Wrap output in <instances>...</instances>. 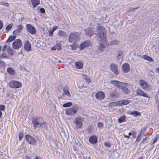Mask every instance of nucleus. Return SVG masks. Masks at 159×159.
<instances>
[{"label":"nucleus","mask_w":159,"mask_h":159,"mask_svg":"<svg viewBox=\"0 0 159 159\" xmlns=\"http://www.w3.org/2000/svg\"><path fill=\"white\" fill-rule=\"evenodd\" d=\"M75 66L77 69H80V61H77L75 63Z\"/></svg>","instance_id":"obj_39"},{"label":"nucleus","mask_w":159,"mask_h":159,"mask_svg":"<svg viewBox=\"0 0 159 159\" xmlns=\"http://www.w3.org/2000/svg\"><path fill=\"white\" fill-rule=\"evenodd\" d=\"M7 71L10 75H14L16 74V72L15 70L12 68L9 67L7 69Z\"/></svg>","instance_id":"obj_20"},{"label":"nucleus","mask_w":159,"mask_h":159,"mask_svg":"<svg viewBox=\"0 0 159 159\" xmlns=\"http://www.w3.org/2000/svg\"><path fill=\"white\" fill-rule=\"evenodd\" d=\"M30 1L34 8L40 4L39 0H30Z\"/></svg>","instance_id":"obj_23"},{"label":"nucleus","mask_w":159,"mask_h":159,"mask_svg":"<svg viewBox=\"0 0 159 159\" xmlns=\"http://www.w3.org/2000/svg\"><path fill=\"white\" fill-rule=\"evenodd\" d=\"M5 107L4 106L2 105H0V111H3L5 109Z\"/></svg>","instance_id":"obj_42"},{"label":"nucleus","mask_w":159,"mask_h":159,"mask_svg":"<svg viewBox=\"0 0 159 159\" xmlns=\"http://www.w3.org/2000/svg\"><path fill=\"white\" fill-rule=\"evenodd\" d=\"M83 64V63L82 61H80V69L82 68Z\"/></svg>","instance_id":"obj_46"},{"label":"nucleus","mask_w":159,"mask_h":159,"mask_svg":"<svg viewBox=\"0 0 159 159\" xmlns=\"http://www.w3.org/2000/svg\"><path fill=\"white\" fill-rule=\"evenodd\" d=\"M157 141V138H155L153 142L152 143V144H153L155 143Z\"/></svg>","instance_id":"obj_47"},{"label":"nucleus","mask_w":159,"mask_h":159,"mask_svg":"<svg viewBox=\"0 0 159 159\" xmlns=\"http://www.w3.org/2000/svg\"><path fill=\"white\" fill-rule=\"evenodd\" d=\"M34 159H42L40 157H35Z\"/></svg>","instance_id":"obj_55"},{"label":"nucleus","mask_w":159,"mask_h":159,"mask_svg":"<svg viewBox=\"0 0 159 159\" xmlns=\"http://www.w3.org/2000/svg\"><path fill=\"white\" fill-rule=\"evenodd\" d=\"M13 26V24L12 23L8 25L6 28V30L7 31H9L11 29Z\"/></svg>","instance_id":"obj_35"},{"label":"nucleus","mask_w":159,"mask_h":159,"mask_svg":"<svg viewBox=\"0 0 159 159\" xmlns=\"http://www.w3.org/2000/svg\"><path fill=\"white\" fill-rule=\"evenodd\" d=\"M22 45V42L20 39L15 40L13 43L12 46L14 49H17L20 48Z\"/></svg>","instance_id":"obj_7"},{"label":"nucleus","mask_w":159,"mask_h":159,"mask_svg":"<svg viewBox=\"0 0 159 159\" xmlns=\"http://www.w3.org/2000/svg\"><path fill=\"white\" fill-rule=\"evenodd\" d=\"M139 9V8L138 7H136L134 8V9Z\"/></svg>","instance_id":"obj_58"},{"label":"nucleus","mask_w":159,"mask_h":159,"mask_svg":"<svg viewBox=\"0 0 159 159\" xmlns=\"http://www.w3.org/2000/svg\"><path fill=\"white\" fill-rule=\"evenodd\" d=\"M56 30V28L55 27H53V29L52 30L53 31H54Z\"/></svg>","instance_id":"obj_57"},{"label":"nucleus","mask_w":159,"mask_h":159,"mask_svg":"<svg viewBox=\"0 0 159 159\" xmlns=\"http://www.w3.org/2000/svg\"><path fill=\"white\" fill-rule=\"evenodd\" d=\"M104 145L106 147L108 148H110L111 147V144L109 142H105Z\"/></svg>","instance_id":"obj_41"},{"label":"nucleus","mask_w":159,"mask_h":159,"mask_svg":"<svg viewBox=\"0 0 159 159\" xmlns=\"http://www.w3.org/2000/svg\"><path fill=\"white\" fill-rule=\"evenodd\" d=\"M124 57L122 52L120 51L118 52L116 57L118 59H122Z\"/></svg>","instance_id":"obj_27"},{"label":"nucleus","mask_w":159,"mask_h":159,"mask_svg":"<svg viewBox=\"0 0 159 159\" xmlns=\"http://www.w3.org/2000/svg\"><path fill=\"white\" fill-rule=\"evenodd\" d=\"M72 103L71 102H68L63 104L62 106L64 107H66L71 106L72 105Z\"/></svg>","instance_id":"obj_33"},{"label":"nucleus","mask_w":159,"mask_h":159,"mask_svg":"<svg viewBox=\"0 0 159 159\" xmlns=\"http://www.w3.org/2000/svg\"><path fill=\"white\" fill-rule=\"evenodd\" d=\"M85 32L87 35L91 37L94 34L93 30L91 28H88L85 30Z\"/></svg>","instance_id":"obj_19"},{"label":"nucleus","mask_w":159,"mask_h":159,"mask_svg":"<svg viewBox=\"0 0 159 159\" xmlns=\"http://www.w3.org/2000/svg\"><path fill=\"white\" fill-rule=\"evenodd\" d=\"M58 35L61 37H63L66 35V33L62 30H59L58 32Z\"/></svg>","instance_id":"obj_34"},{"label":"nucleus","mask_w":159,"mask_h":159,"mask_svg":"<svg viewBox=\"0 0 159 159\" xmlns=\"http://www.w3.org/2000/svg\"><path fill=\"white\" fill-rule=\"evenodd\" d=\"M129 103V102L128 100H124L118 101L117 104L119 105H124L128 104Z\"/></svg>","instance_id":"obj_21"},{"label":"nucleus","mask_w":159,"mask_h":159,"mask_svg":"<svg viewBox=\"0 0 159 159\" xmlns=\"http://www.w3.org/2000/svg\"><path fill=\"white\" fill-rule=\"evenodd\" d=\"M136 94L139 96H143L148 98H149V97L147 93H146L140 89H138L136 90Z\"/></svg>","instance_id":"obj_15"},{"label":"nucleus","mask_w":159,"mask_h":159,"mask_svg":"<svg viewBox=\"0 0 159 159\" xmlns=\"http://www.w3.org/2000/svg\"><path fill=\"white\" fill-rule=\"evenodd\" d=\"M96 98L98 100H102L105 98V95L104 93L102 91H99L97 92L95 95Z\"/></svg>","instance_id":"obj_12"},{"label":"nucleus","mask_w":159,"mask_h":159,"mask_svg":"<svg viewBox=\"0 0 159 159\" xmlns=\"http://www.w3.org/2000/svg\"><path fill=\"white\" fill-rule=\"evenodd\" d=\"M156 70L157 73H159V68H157L156 69Z\"/></svg>","instance_id":"obj_54"},{"label":"nucleus","mask_w":159,"mask_h":159,"mask_svg":"<svg viewBox=\"0 0 159 159\" xmlns=\"http://www.w3.org/2000/svg\"><path fill=\"white\" fill-rule=\"evenodd\" d=\"M80 127H81V125H82V123H81V122H80Z\"/></svg>","instance_id":"obj_60"},{"label":"nucleus","mask_w":159,"mask_h":159,"mask_svg":"<svg viewBox=\"0 0 159 159\" xmlns=\"http://www.w3.org/2000/svg\"><path fill=\"white\" fill-rule=\"evenodd\" d=\"M15 36V35L10 36L7 40V42H9L13 41L16 38V37Z\"/></svg>","instance_id":"obj_31"},{"label":"nucleus","mask_w":159,"mask_h":159,"mask_svg":"<svg viewBox=\"0 0 159 159\" xmlns=\"http://www.w3.org/2000/svg\"><path fill=\"white\" fill-rule=\"evenodd\" d=\"M110 68L111 71L116 75H117L119 72L118 70V66L115 64H112L110 65Z\"/></svg>","instance_id":"obj_11"},{"label":"nucleus","mask_w":159,"mask_h":159,"mask_svg":"<svg viewBox=\"0 0 159 159\" xmlns=\"http://www.w3.org/2000/svg\"><path fill=\"white\" fill-rule=\"evenodd\" d=\"M143 58L145 60H147L151 61H153V59L147 55H144L143 56Z\"/></svg>","instance_id":"obj_30"},{"label":"nucleus","mask_w":159,"mask_h":159,"mask_svg":"<svg viewBox=\"0 0 159 159\" xmlns=\"http://www.w3.org/2000/svg\"><path fill=\"white\" fill-rule=\"evenodd\" d=\"M79 110V107L77 105H74L72 107L69 108L65 110V114L67 115L72 116L76 113Z\"/></svg>","instance_id":"obj_4"},{"label":"nucleus","mask_w":159,"mask_h":159,"mask_svg":"<svg viewBox=\"0 0 159 159\" xmlns=\"http://www.w3.org/2000/svg\"><path fill=\"white\" fill-rule=\"evenodd\" d=\"M54 31L52 30L50 31H49V34L50 35H52Z\"/></svg>","instance_id":"obj_48"},{"label":"nucleus","mask_w":159,"mask_h":159,"mask_svg":"<svg viewBox=\"0 0 159 159\" xmlns=\"http://www.w3.org/2000/svg\"><path fill=\"white\" fill-rule=\"evenodd\" d=\"M26 27L28 32L31 34H34L36 32V30L35 28L32 25L30 24H27Z\"/></svg>","instance_id":"obj_9"},{"label":"nucleus","mask_w":159,"mask_h":159,"mask_svg":"<svg viewBox=\"0 0 159 159\" xmlns=\"http://www.w3.org/2000/svg\"><path fill=\"white\" fill-rule=\"evenodd\" d=\"M7 55L5 53H3L0 55V58H7Z\"/></svg>","instance_id":"obj_40"},{"label":"nucleus","mask_w":159,"mask_h":159,"mask_svg":"<svg viewBox=\"0 0 159 159\" xmlns=\"http://www.w3.org/2000/svg\"><path fill=\"white\" fill-rule=\"evenodd\" d=\"M45 11H39V12L41 13H44L45 12Z\"/></svg>","instance_id":"obj_52"},{"label":"nucleus","mask_w":159,"mask_h":159,"mask_svg":"<svg viewBox=\"0 0 159 159\" xmlns=\"http://www.w3.org/2000/svg\"><path fill=\"white\" fill-rule=\"evenodd\" d=\"M111 83L118 88L121 89L122 91L125 93L128 94L129 93V90L126 88L128 85L127 84L116 80H111Z\"/></svg>","instance_id":"obj_2"},{"label":"nucleus","mask_w":159,"mask_h":159,"mask_svg":"<svg viewBox=\"0 0 159 159\" xmlns=\"http://www.w3.org/2000/svg\"><path fill=\"white\" fill-rule=\"evenodd\" d=\"M125 118V115L119 118L118 120V122L119 123H121L122 122L124 121Z\"/></svg>","instance_id":"obj_32"},{"label":"nucleus","mask_w":159,"mask_h":159,"mask_svg":"<svg viewBox=\"0 0 159 159\" xmlns=\"http://www.w3.org/2000/svg\"><path fill=\"white\" fill-rule=\"evenodd\" d=\"M122 70L125 73L128 72L130 70L129 64L127 63L123 64L122 65Z\"/></svg>","instance_id":"obj_16"},{"label":"nucleus","mask_w":159,"mask_h":159,"mask_svg":"<svg viewBox=\"0 0 159 159\" xmlns=\"http://www.w3.org/2000/svg\"><path fill=\"white\" fill-rule=\"evenodd\" d=\"M142 131H141V134H139L137 137L136 139L135 142H138L141 139V134L142 133Z\"/></svg>","instance_id":"obj_38"},{"label":"nucleus","mask_w":159,"mask_h":159,"mask_svg":"<svg viewBox=\"0 0 159 159\" xmlns=\"http://www.w3.org/2000/svg\"><path fill=\"white\" fill-rule=\"evenodd\" d=\"M74 123L76 125V127L77 129L80 128V118L77 117L74 121Z\"/></svg>","instance_id":"obj_25"},{"label":"nucleus","mask_w":159,"mask_h":159,"mask_svg":"<svg viewBox=\"0 0 159 159\" xmlns=\"http://www.w3.org/2000/svg\"><path fill=\"white\" fill-rule=\"evenodd\" d=\"M89 142L92 144H95L98 141L96 137L94 135L90 137L89 139Z\"/></svg>","instance_id":"obj_18"},{"label":"nucleus","mask_w":159,"mask_h":159,"mask_svg":"<svg viewBox=\"0 0 159 159\" xmlns=\"http://www.w3.org/2000/svg\"><path fill=\"white\" fill-rule=\"evenodd\" d=\"M7 46L6 45L4 46H3V48L2 49V51L3 52L5 51L7 49Z\"/></svg>","instance_id":"obj_45"},{"label":"nucleus","mask_w":159,"mask_h":159,"mask_svg":"<svg viewBox=\"0 0 159 159\" xmlns=\"http://www.w3.org/2000/svg\"><path fill=\"white\" fill-rule=\"evenodd\" d=\"M139 83L142 87L145 90L148 91L151 89L150 86L148 85L144 80H139Z\"/></svg>","instance_id":"obj_10"},{"label":"nucleus","mask_w":159,"mask_h":159,"mask_svg":"<svg viewBox=\"0 0 159 159\" xmlns=\"http://www.w3.org/2000/svg\"><path fill=\"white\" fill-rule=\"evenodd\" d=\"M71 47H72V48H73L72 46V45H71Z\"/></svg>","instance_id":"obj_63"},{"label":"nucleus","mask_w":159,"mask_h":159,"mask_svg":"<svg viewBox=\"0 0 159 159\" xmlns=\"http://www.w3.org/2000/svg\"><path fill=\"white\" fill-rule=\"evenodd\" d=\"M123 136H124L125 138H129V136H128V135H126L125 134H124Z\"/></svg>","instance_id":"obj_53"},{"label":"nucleus","mask_w":159,"mask_h":159,"mask_svg":"<svg viewBox=\"0 0 159 159\" xmlns=\"http://www.w3.org/2000/svg\"><path fill=\"white\" fill-rule=\"evenodd\" d=\"M103 124L101 122H98L97 124V126L99 129H102L103 127Z\"/></svg>","instance_id":"obj_36"},{"label":"nucleus","mask_w":159,"mask_h":159,"mask_svg":"<svg viewBox=\"0 0 159 159\" xmlns=\"http://www.w3.org/2000/svg\"><path fill=\"white\" fill-rule=\"evenodd\" d=\"M34 126L36 128L42 127L43 128L46 127V122L41 117H34L33 120Z\"/></svg>","instance_id":"obj_3"},{"label":"nucleus","mask_w":159,"mask_h":159,"mask_svg":"<svg viewBox=\"0 0 159 159\" xmlns=\"http://www.w3.org/2000/svg\"><path fill=\"white\" fill-rule=\"evenodd\" d=\"M25 138L27 141L32 145H35L36 144V141L35 139L32 136L29 135H26Z\"/></svg>","instance_id":"obj_8"},{"label":"nucleus","mask_w":159,"mask_h":159,"mask_svg":"<svg viewBox=\"0 0 159 159\" xmlns=\"http://www.w3.org/2000/svg\"><path fill=\"white\" fill-rule=\"evenodd\" d=\"M90 45L89 41H86L84 42V43L80 44V50L84 49V48L89 47Z\"/></svg>","instance_id":"obj_17"},{"label":"nucleus","mask_w":159,"mask_h":159,"mask_svg":"<svg viewBox=\"0 0 159 159\" xmlns=\"http://www.w3.org/2000/svg\"><path fill=\"white\" fill-rule=\"evenodd\" d=\"M31 43L28 41H26L24 43V48L25 50L29 52L31 50Z\"/></svg>","instance_id":"obj_14"},{"label":"nucleus","mask_w":159,"mask_h":159,"mask_svg":"<svg viewBox=\"0 0 159 159\" xmlns=\"http://www.w3.org/2000/svg\"><path fill=\"white\" fill-rule=\"evenodd\" d=\"M79 39V34L76 32L71 33L69 36L68 40L70 42L74 43Z\"/></svg>","instance_id":"obj_5"},{"label":"nucleus","mask_w":159,"mask_h":159,"mask_svg":"<svg viewBox=\"0 0 159 159\" xmlns=\"http://www.w3.org/2000/svg\"><path fill=\"white\" fill-rule=\"evenodd\" d=\"M138 159H143V158L142 157H140Z\"/></svg>","instance_id":"obj_61"},{"label":"nucleus","mask_w":159,"mask_h":159,"mask_svg":"<svg viewBox=\"0 0 159 159\" xmlns=\"http://www.w3.org/2000/svg\"><path fill=\"white\" fill-rule=\"evenodd\" d=\"M81 75V76H80V77L84 79L87 82L89 83L91 82V80L90 79L88 78V76L82 74Z\"/></svg>","instance_id":"obj_26"},{"label":"nucleus","mask_w":159,"mask_h":159,"mask_svg":"<svg viewBox=\"0 0 159 159\" xmlns=\"http://www.w3.org/2000/svg\"><path fill=\"white\" fill-rule=\"evenodd\" d=\"M25 159H31V158L29 156L27 155L25 156Z\"/></svg>","instance_id":"obj_49"},{"label":"nucleus","mask_w":159,"mask_h":159,"mask_svg":"<svg viewBox=\"0 0 159 159\" xmlns=\"http://www.w3.org/2000/svg\"><path fill=\"white\" fill-rule=\"evenodd\" d=\"M96 30V35L101 39L98 48L100 51H103L104 48L108 46L107 43L106 38L105 35L106 30L104 27L98 25L97 27Z\"/></svg>","instance_id":"obj_1"},{"label":"nucleus","mask_w":159,"mask_h":159,"mask_svg":"<svg viewBox=\"0 0 159 159\" xmlns=\"http://www.w3.org/2000/svg\"><path fill=\"white\" fill-rule=\"evenodd\" d=\"M131 134H132L131 133L129 132L128 134V136H129L130 135H131Z\"/></svg>","instance_id":"obj_59"},{"label":"nucleus","mask_w":159,"mask_h":159,"mask_svg":"<svg viewBox=\"0 0 159 159\" xmlns=\"http://www.w3.org/2000/svg\"><path fill=\"white\" fill-rule=\"evenodd\" d=\"M23 133L22 132H20L19 133V140L20 141L23 138Z\"/></svg>","instance_id":"obj_37"},{"label":"nucleus","mask_w":159,"mask_h":159,"mask_svg":"<svg viewBox=\"0 0 159 159\" xmlns=\"http://www.w3.org/2000/svg\"><path fill=\"white\" fill-rule=\"evenodd\" d=\"M2 4L7 7H8L9 6V4L7 2H2Z\"/></svg>","instance_id":"obj_44"},{"label":"nucleus","mask_w":159,"mask_h":159,"mask_svg":"<svg viewBox=\"0 0 159 159\" xmlns=\"http://www.w3.org/2000/svg\"><path fill=\"white\" fill-rule=\"evenodd\" d=\"M23 28L22 25H18L17 26V29L13 31V34L14 35L19 34L20 33L22 32Z\"/></svg>","instance_id":"obj_13"},{"label":"nucleus","mask_w":159,"mask_h":159,"mask_svg":"<svg viewBox=\"0 0 159 159\" xmlns=\"http://www.w3.org/2000/svg\"><path fill=\"white\" fill-rule=\"evenodd\" d=\"M83 156L84 157L85 159H89L90 158V157H85V156H84V154H83Z\"/></svg>","instance_id":"obj_51"},{"label":"nucleus","mask_w":159,"mask_h":159,"mask_svg":"<svg viewBox=\"0 0 159 159\" xmlns=\"http://www.w3.org/2000/svg\"><path fill=\"white\" fill-rule=\"evenodd\" d=\"M158 110L159 111V105H158Z\"/></svg>","instance_id":"obj_62"},{"label":"nucleus","mask_w":159,"mask_h":159,"mask_svg":"<svg viewBox=\"0 0 159 159\" xmlns=\"http://www.w3.org/2000/svg\"><path fill=\"white\" fill-rule=\"evenodd\" d=\"M61 49V44L60 43H58L57 45H56L51 48V49L52 50H60Z\"/></svg>","instance_id":"obj_24"},{"label":"nucleus","mask_w":159,"mask_h":159,"mask_svg":"<svg viewBox=\"0 0 159 159\" xmlns=\"http://www.w3.org/2000/svg\"><path fill=\"white\" fill-rule=\"evenodd\" d=\"M38 10H45V9L43 8H39Z\"/></svg>","instance_id":"obj_56"},{"label":"nucleus","mask_w":159,"mask_h":159,"mask_svg":"<svg viewBox=\"0 0 159 159\" xmlns=\"http://www.w3.org/2000/svg\"><path fill=\"white\" fill-rule=\"evenodd\" d=\"M119 41L116 39H114L111 41L109 45L111 46L117 45L119 44Z\"/></svg>","instance_id":"obj_29"},{"label":"nucleus","mask_w":159,"mask_h":159,"mask_svg":"<svg viewBox=\"0 0 159 159\" xmlns=\"http://www.w3.org/2000/svg\"><path fill=\"white\" fill-rule=\"evenodd\" d=\"M3 27V23L0 20V30L2 29Z\"/></svg>","instance_id":"obj_43"},{"label":"nucleus","mask_w":159,"mask_h":159,"mask_svg":"<svg viewBox=\"0 0 159 159\" xmlns=\"http://www.w3.org/2000/svg\"><path fill=\"white\" fill-rule=\"evenodd\" d=\"M63 92L68 97L70 96V94L68 90V89L67 87H65L63 89Z\"/></svg>","instance_id":"obj_28"},{"label":"nucleus","mask_w":159,"mask_h":159,"mask_svg":"<svg viewBox=\"0 0 159 159\" xmlns=\"http://www.w3.org/2000/svg\"><path fill=\"white\" fill-rule=\"evenodd\" d=\"M129 114L135 117H137L138 116H140L141 114L140 112L136 111H131L130 112H129Z\"/></svg>","instance_id":"obj_22"},{"label":"nucleus","mask_w":159,"mask_h":159,"mask_svg":"<svg viewBox=\"0 0 159 159\" xmlns=\"http://www.w3.org/2000/svg\"><path fill=\"white\" fill-rule=\"evenodd\" d=\"M147 140V139L146 138L144 139L142 141V142L143 143H144L146 142V141Z\"/></svg>","instance_id":"obj_50"},{"label":"nucleus","mask_w":159,"mask_h":159,"mask_svg":"<svg viewBox=\"0 0 159 159\" xmlns=\"http://www.w3.org/2000/svg\"><path fill=\"white\" fill-rule=\"evenodd\" d=\"M9 86L11 88H18L22 85V83L18 81L12 80L9 83Z\"/></svg>","instance_id":"obj_6"}]
</instances>
